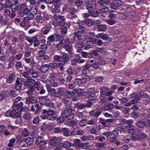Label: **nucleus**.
Returning <instances> with one entry per match:
<instances>
[{
	"mask_svg": "<svg viewBox=\"0 0 150 150\" xmlns=\"http://www.w3.org/2000/svg\"><path fill=\"white\" fill-rule=\"evenodd\" d=\"M49 69L47 64H46L41 66L40 71L42 72L45 73L47 72Z\"/></svg>",
	"mask_w": 150,
	"mask_h": 150,
	"instance_id": "nucleus-23",
	"label": "nucleus"
},
{
	"mask_svg": "<svg viewBox=\"0 0 150 150\" xmlns=\"http://www.w3.org/2000/svg\"><path fill=\"white\" fill-rule=\"evenodd\" d=\"M37 39V37L36 36H34L31 38H29L27 39V41L31 44V45H32L33 42H34Z\"/></svg>",
	"mask_w": 150,
	"mask_h": 150,
	"instance_id": "nucleus-32",
	"label": "nucleus"
},
{
	"mask_svg": "<svg viewBox=\"0 0 150 150\" xmlns=\"http://www.w3.org/2000/svg\"><path fill=\"white\" fill-rule=\"evenodd\" d=\"M64 45V48L69 53H70L72 52L73 47L71 45L67 44L66 45Z\"/></svg>",
	"mask_w": 150,
	"mask_h": 150,
	"instance_id": "nucleus-22",
	"label": "nucleus"
},
{
	"mask_svg": "<svg viewBox=\"0 0 150 150\" xmlns=\"http://www.w3.org/2000/svg\"><path fill=\"white\" fill-rule=\"evenodd\" d=\"M81 56L84 58H90L91 57V54L82 51L81 52Z\"/></svg>",
	"mask_w": 150,
	"mask_h": 150,
	"instance_id": "nucleus-33",
	"label": "nucleus"
},
{
	"mask_svg": "<svg viewBox=\"0 0 150 150\" xmlns=\"http://www.w3.org/2000/svg\"><path fill=\"white\" fill-rule=\"evenodd\" d=\"M47 90L48 93L52 94H54L56 91L55 88H51V87L47 89Z\"/></svg>",
	"mask_w": 150,
	"mask_h": 150,
	"instance_id": "nucleus-58",
	"label": "nucleus"
},
{
	"mask_svg": "<svg viewBox=\"0 0 150 150\" xmlns=\"http://www.w3.org/2000/svg\"><path fill=\"white\" fill-rule=\"evenodd\" d=\"M37 101V98L35 97H29L26 99V102L27 104L36 103Z\"/></svg>",
	"mask_w": 150,
	"mask_h": 150,
	"instance_id": "nucleus-11",
	"label": "nucleus"
},
{
	"mask_svg": "<svg viewBox=\"0 0 150 150\" xmlns=\"http://www.w3.org/2000/svg\"><path fill=\"white\" fill-rule=\"evenodd\" d=\"M69 11L70 14L72 15H74L76 14L75 13L77 12V11L75 8L71 7L69 8Z\"/></svg>",
	"mask_w": 150,
	"mask_h": 150,
	"instance_id": "nucleus-45",
	"label": "nucleus"
},
{
	"mask_svg": "<svg viewBox=\"0 0 150 150\" xmlns=\"http://www.w3.org/2000/svg\"><path fill=\"white\" fill-rule=\"evenodd\" d=\"M14 111L13 118L15 119V118H18L20 117L22 115V110L20 109V110L18 111Z\"/></svg>",
	"mask_w": 150,
	"mask_h": 150,
	"instance_id": "nucleus-21",
	"label": "nucleus"
},
{
	"mask_svg": "<svg viewBox=\"0 0 150 150\" xmlns=\"http://www.w3.org/2000/svg\"><path fill=\"white\" fill-rule=\"evenodd\" d=\"M111 133L112 137L116 138L119 136V132L118 130H113L112 132H111Z\"/></svg>",
	"mask_w": 150,
	"mask_h": 150,
	"instance_id": "nucleus-31",
	"label": "nucleus"
},
{
	"mask_svg": "<svg viewBox=\"0 0 150 150\" xmlns=\"http://www.w3.org/2000/svg\"><path fill=\"white\" fill-rule=\"evenodd\" d=\"M40 117L42 120L47 119L51 121H54L56 118L55 116H48L46 112V110L45 109L43 110L42 115H40Z\"/></svg>",
	"mask_w": 150,
	"mask_h": 150,
	"instance_id": "nucleus-4",
	"label": "nucleus"
},
{
	"mask_svg": "<svg viewBox=\"0 0 150 150\" xmlns=\"http://www.w3.org/2000/svg\"><path fill=\"white\" fill-rule=\"evenodd\" d=\"M74 35L76 36V39L80 42H83L86 40V36L84 35L79 34L78 32H75L74 33Z\"/></svg>",
	"mask_w": 150,
	"mask_h": 150,
	"instance_id": "nucleus-8",
	"label": "nucleus"
},
{
	"mask_svg": "<svg viewBox=\"0 0 150 150\" xmlns=\"http://www.w3.org/2000/svg\"><path fill=\"white\" fill-rule=\"evenodd\" d=\"M87 124V121L86 120H82L79 122V125L82 127L85 126Z\"/></svg>",
	"mask_w": 150,
	"mask_h": 150,
	"instance_id": "nucleus-49",
	"label": "nucleus"
},
{
	"mask_svg": "<svg viewBox=\"0 0 150 150\" xmlns=\"http://www.w3.org/2000/svg\"><path fill=\"white\" fill-rule=\"evenodd\" d=\"M22 135L24 137L28 136L29 134V132L27 128H24L22 131Z\"/></svg>",
	"mask_w": 150,
	"mask_h": 150,
	"instance_id": "nucleus-35",
	"label": "nucleus"
},
{
	"mask_svg": "<svg viewBox=\"0 0 150 150\" xmlns=\"http://www.w3.org/2000/svg\"><path fill=\"white\" fill-rule=\"evenodd\" d=\"M30 13L32 15L34 16L36 15L37 13V8L34 7L30 9Z\"/></svg>",
	"mask_w": 150,
	"mask_h": 150,
	"instance_id": "nucleus-44",
	"label": "nucleus"
},
{
	"mask_svg": "<svg viewBox=\"0 0 150 150\" xmlns=\"http://www.w3.org/2000/svg\"><path fill=\"white\" fill-rule=\"evenodd\" d=\"M47 44H50L51 42H54L55 41L54 35H52L49 36L47 38Z\"/></svg>",
	"mask_w": 150,
	"mask_h": 150,
	"instance_id": "nucleus-24",
	"label": "nucleus"
},
{
	"mask_svg": "<svg viewBox=\"0 0 150 150\" xmlns=\"http://www.w3.org/2000/svg\"><path fill=\"white\" fill-rule=\"evenodd\" d=\"M74 69L72 68H70L68 69L66 71V73L69 76H70L74 74Z\"/></svg>",
	"mask_w": 150,
	"mask_h": 150,
	"instance_id": "nucleus-46",
	"label": "nucleus"
},
{
	"mask_svg": "<svg viewBox=\"0 0 150 150\" xmlns=\"http://www.w3.org/2000/svg\"><path fill=\"white\" fill-rule=\"evenodd\" d=\"M97 26V28L99 31L104 32L107 30V26L105 25H98Z\"/></svg>",
	"mask_w": 150,
	"mask_h": 150,
	"instance_id": "nucleus-16",
	"label": "nucleus"
},
{
	"mask_svg": "<svg viewBox=\"0 0 150 150\" xmlns=\"http://www.w3.org/2000/svg\"><path fill=\"white\" fill-rule=\"evenodd\" d=\"M23 105V103L22 102H19L18 103H13L12 106V110L14 111H18L20 110V109H21L22 111L21 107Z\"/></svg>",
	"mask_w": 150,
	"mask_h": 150,
	"instance_id": "nucleus-10",
	"label": "nucleus"
},
{
	"mask_svg": "<svg viewBox=\"0 0 150 150\" xmlns=\"http://www.w3.org/2000/svg\"><path fill=\"white\" fill-rule=\"evenodd\" d=\"M125 12L129 16L132 15V12H133L130 7H127L125 11Z\"/></svg>",
	"mask_w": 150,
	"mask_h": 150,
	"instance_id": "nucleus-42",
	"label": "nucleus"
},
{
	"mask_svg": "<svg viewBox=\"0 0 150 150\" xmlns=\"http://www.w3.org/2000/svg\"><path fill=\"white\" fill-rule=\"evenodd\" d=\"M62 62L60 63H58L57 66H58L59 65H61L63 66L65 65L66 63L68 62L69 57L68 54L64 53L62 54Z\"/></svg>",
	"mask_w": 150,
	"mask_h": 150,
	"instance_id": "nucleus-6",
	"label": "nucleus"
},
{
	"mask_svg": "<svg viewBox=\"0 0 150 150\" xmlns=\"http://www.w3.org/2000/svg\"><path fill=\"white\" fill-rule=\"evenodd\" d=\"M10 94L11 96L12 97H15L18 95L16 93V91L13 90L11 91Z\"/></svg>",
	"mask_w": 150,
	"mask_h": 150,
	"instance_id": "nucleus-50",
	"label": "nucleus"
},
{
	"mask_svg": "<svg viewBox=\"0 0 150 150\" xmlns=\"http://www.w3.org/2000/svg\"><path fill=\"white\" fill-rule=\"evenodd\" d=\"M106 22L110 25H113L116 23V21L115 20L112 19L108 20L106 21Z\"/></svg>",
	"mask_w": 150,
	"mask_h": 150,
	"instance_id": "nucleus-47",
	"label": "nucleus"
},
{
	"mask_svg": "<svg viewBox=\"0 0 150 150\" xmlns=\"http://www.w3.org/2000/svg\"><path fill=\"white\" fill-rule=\"evenodd\" d=\"M4 4L5 8H9L12 5L11 1L9 0L6 1Z\"/></svg>",
	"mask_w": 150,
	"mask_h": 150,
	"instance_id": "nucleus-34",
	"label": "nucleus"
},
{
	"mask_svg": "<svg viewBox=\"0 0 150 150\" xmlns=\"http://www.w3.org/2000/svg\"><path fill=\"white\" fill-rule=\"evenodd\" d=\"M98 93V91L95 90L93 88H90L86 92V97L89 100H95L97 99L98 95L97 94Z\"/></svg>",
	"mask_w": 150,
	"mask_h": 150,
	"instance_id": "nucleus-1",
	"label": "nucleus"
},
{
	"mask_svg": "<svg viewBox=\"0 0 150 150\" xmlns=\"http://www.w3.org/2000/svg\"><path fill=\"white\" fill-rule=\"evenodd\" d=\"M15 76V75L13 74H10L6 78V82L8 84L12 83L14 81Z\"/></svg>",
	"mask_w": 150,
	"mask_h": 150,
	"instance_id": "nucleus-13",
	"label": "nucleus"
},
{
	"mask_svg": "<svg viewBox=\"0 0 150 150\" xmlns=\"http://www.w3.org/2000/svg\"><path fill=\"white\" fill-rule=\"evenodd\" d=\"M142 122L144 125V127L145 126H148L150 124V120H146L144 121H142Z\"/></svg>",
	"mask_w": 150,
	"mask_h": 150,
	"instance_id": "nucleus-53",
	"label": "nucleus"
},
{
	"mask_svg": "<svg viewBox=\"0 0 150 150\" xmlns=\"http://www.w3.org/2000/svg\"><path fill=\"white\" fill-rule=\"evenodd\" d=\"M11 9L12 12H15L17 11L18 8V5H14L13 4L11 6Z\"/></svg>",
	"mask_w": 150,
	"mask_h": 150,
	"instance_id": "nucleus-38",
	"label": "nucleus"
},
{
	"mask_svg": "<svg viewBox=\"0 0 150 150\" xmlns=\"http://www.w3.org/2000/svg\"><path fill=\"white\" fill-rule=\"evenodd\" d=\"M45 105L47 107H49L50 108H54V105L53 103L50 101H47Z\"/></svg>",
	"mask_w": 150,
	"mask_h": 150,
	"instance_id": "nucleus-41",
	"label": "nucleus"
},
{
	"mask_svg": "<svg viewBox=\"0 0 150 150\" xmlns=\"http://www.w3.org/2000/svg\"><path fill=\"white\" fill-rule=\"evenodd\" d=\"M62 116L59 117L57 120V123H61L63 122L65 120V119H67V117L63 116L62 114Z\"/></svg>",
	"mask_w": 150,
	"mask_h": 150,
	"instance_id": "nucleus-27",
	"label": "nucleus"
},
{
	"mask_svg": "<svg viewBox=\"0 0 150 150\" xmlns=\"http://www.w3.org/2000/svg\"><path fill=\"white\" fill-rule=\"evenodd\" d=\"M78 63V59H73L71 62V64L74 66L77 65V64Z\"/></svg>",
	"mask_w": 150,
	"mask_h": 150,
	"instance_id": "nucleus-63",
	"label": "nucleus"
},
{
	"mask_svg": "<svg viewBox=\"0 0 150 150\" xmlns=\"http://www.w3.org/2000/svg\"><path fill=\"white\" fill-rule=\"evenodd\" d=\"M78 25L77 26V30L79 33H84L86 30V28L82 26L80 24H78Z\"/></svg>",
	"mask_w": 150,
	"mask_h": 150,
	"instance_id": "nucleus-18",
	"label": "nucleus"
},
{
	"mask_svg": "<svg viewBox=\"0 0 150 150\" xmlns=\"http://www.w3.org/2000/svg\"><path fill=\"white\" fill-rule=\"evenodd\" d=\"M84 91L83 89L81 88L77 89V96L78 97H80L83 93Z\"/></svg>",
	"mask_w": 150,
	"mask_h": 150,
	"instance_id": "nucleus-61",
	"label": "nucleus"
},
{
	"mask_svg": "<svg viewBox=\"0 0 150 150\" xmlns=\"http://www.w3.org/2000/svg\"><path fill=\"white\" fill-rule=\"evenodd\" d=\"M61 33L62 35L66 34L67 33V30L66 27L65 26H62L61 28Z\"/></svg>",
	"mask_w": 150,
	"mask_h": 150,
	"instance_id": "nucleus-36",
	"label": "nucleus"
},
{
	"mask_svg": "<svg viewBox=\"0 0 150 150\" xmlns=\"http://www.w3.org/2000/svg\"><path fill=\"white\" fill-rule=\"evenodd\" d=\"M133 125L131 126H128L127 128V132L131 135H134L136 133V130L132 127Z\"/></svg>",
	"mask_w": 150,
	"mask_h": 150,
	"instance_id": "nucleus-17",
	"label": "nucleus"
},
{
	"mask_svg": "<svg viewBox=\"0 0 150 150\" xmlns=\"http://www.w3.org/2000/svg\"><path fill=\"white\" fill-rule=\"evenodd\" d=\"M30 114L29 113L25 114L24 116V119L26 120H29L31 118Z\"/></svg>",
	"mask_w": 150,
	"mask_h": 150,
	"instance_id": "nucleus-54",
	"label": "nucleus"
},
{
	"mask_svg": "<svg viewBox=\"0 0 150 150\" xmlns=\"http://www.w3.org/2000/svg\"><path fill=\"white\" fill-rule=\"evenodd\" d=\"M74 84L77 85H80L82 84V81H81L80 79L76 78L75 79Z\"/></svg>",
	"mask_w": 150,
	"mask_h": 150,
	"instance_id": "nucleus-64",
	"label": "nucleus"
},
{
	"mask_svg": "<svg viewBox=\"0 0 150 150\" xmlns=\"http://www.w3.org/2000/svg\"><path fill=\"white\" fill-rule=\"evenodd\" d=\"M78 146L79 147H81L84 149H86L89 147H91L90 144L88 142H86L85 143H79Z\"/></svg>",
	"mask_w": 150,
	"mask_h": 150,
	"instance_id": "nucleus-19",
	"label": "nucleus"
},
{
	"mask_svg": "<svg viewBox=\"0 0 150 150\" xmlns=\"http://www.w3.org/2000/svg\"><path fill=\"white\" fill-rule=\"evenodd\" d=\"M14 110H8L6 111L5 114V116L7 117H11L13 118Z\"/></svg>",
	"mask_w": 150,
	"mask_h": 150,
	"instance_id": "nucleus-25",
	"label": "nucleus"
},
{
	"mask_svg": "<svg viewBox=\"0 0 150 150\" xmlns=\"http://www.w3.org/2000/svg\"><path fill=\"white\" fill-rule=\"evenodd\" d=\"M108 10V8L104 5L102 6L99 9L98 12L99 13H103L107 11Z\"/></svg>",
	"mask_w": 150,
	"mask_h": 150,
	"instance_id": "nucleus-28",
	"label": "nucleus"
},
{
	"mask_svg": "<svg viewBox=\"0 0 150 150\" xmlns=\"http://www.w3.org/2000/svg\"><path fill=\"white\" fill-rule=\"evenodd\" d=\"M53 58L54 60L58 62H60L62 60V56L55 55L54 56Z\"/></svg>",
	"mask_w": 150,
	"mask_h": 150,
	"instance_id": "nucleus-39",
	"label": "nucleus"
},
{
	"mask_svg": "<svg viewBox=\"0 0 150 150\" xmlns=\"http://www.w3.org/2000/svg\"><path fill=\"white\" fill-rule=\"evenodd\" d=\"M22 66V63L20 62H16L15 67L16 69H20L21 68Z\"/></svg>",
	"mask_w": 150,
	"mask_h": 150,
	"instance_id": "nucleus-52",
	"label": "nucleus"
},
{
	"mask_svg": "<svg viewBox=\"0 0 150 150\" xmlns=\"http://www.w3.org/2000/svg\"><path fill=\"white\" fill-rule=\"evenodd\" d=\"M143 91H140L137 93L135 95V100H138L140 98L143 96Z\"/></svg>",
	"mask_w": 150,
	"mask_h": 150,
	"instance_id": "nucleus-37",
	"label": "nucleus"
},
{
	"mask_svg": "<svg viewBox=\"0 0 150 150\" xmlns=\"http://www.w3.org/2000/svg\"><path fill=\"white\" fill-rule=\"evenodd\" d=\"M77 58L78 59V63L79 64H81L84 63L85 61V60L84 59H81V57L79 55H77Z\"/></svg>",
	"mask_w": 150,
	"mask_h": 150,
	"instance_id": "nucleus-59",
	"label": "nucleus"
},
{
	"mask_svg": "<svg viewBox=\"0 0 150 150\" xmlns=\"http://www.w3.org/2000/svg\"><path fill=\"white\" fill-rule=\"evenodd\" d=\"M43 81L45 83V86L47 89L51 87L52 84V81L51 80L47 79L46 80Z\"/></svg>",
	"mask_w": 150,
	"mask_h": 150,
	"instance_id": "nucleus-30",
	"label": "nucleus"
},
{
	"mask_svg": "<svg viewBox=\"0 0 150 150\" xmlns=\"http://www.w3.org/2000/svg\"><path fill=\"white\" fill-rule=\"evenodd\" d=\"M46 97H42L40 99V101L41 102V103L42 104H45L47 100L45 98Z\"/></svg>",
	"mask_w": 150,
	"mask_h": 150,
	"instance_id": "nucleus-62",
	"label": "nucleus"
},
{
	"mask_svg": "<svg viewBox=\"0 0 150 150\" xmlns=\"http://www.w3.org/2000/svg\"><path fill=\"white\" fill-rule=\"evenodd\" d=\"M90 3L86 5V8L88 11L89 14L92 17H96L98 14V12L96 9V3L95 2Z\"/></svg>",
	"mask_w": 150,
	"mask_h": 150,
	"instance_id": "nucleus-2",
	"label": "nucleus"
},
{
	"mask_svg": "<svg viewBox=\"0 0 150 150\" xmlns=\"http://www.w3.org/2000/svg\"><path fill=\"white\" fill-rule=\"evenodd\" d=\"M95 81L96 82H102L103 79V77L98 76L95 78Z\"/></svg>",
	"mask_w": 150,
	"mask_h": 150,
	"instance_id": "nucleus-57",
	"label": "nucleus"
},
{
	"mask_svg": "<svg viewBox=\"0 0 150 150\" xmlns=\"http://www.w3.org/2000/svg\"><path fill=\"white\" fill-rule=\"evenodd\" d=\"M71 108H69L66 110L62 112V114L63 116L67 117V120H69L72 119L74 117V114L72 113V109Z\"/></svg>",
	"mask_w": 150,
	"mask_h": 150,
	"instance_id": "nucleus-3",
	"label": "nucleus"
},
{
	"mask_svg": "<svg viewBox=\"0 0 150 150\" xmlns=\"http://www.w3.org/2000/svg\"><path fill=\"white\" fill-rule=\"evenodd\" d=\"M114 105L112 103H109L107 105H105L103 107V109L105 110H109L113 108Z\"/></svg>",
	"mask_w": 150,
	"mask_h": 150,
	"instance_id": "nucleus-26",
	"label": "nucleus"
},
{
	"mask_svg": "<svg viewBox=\"0 0 150 150\" xmlns=\"http://www.w3.org/2000/svg\"><path fill=\"white\" fill-rule=\"evenodd\" d=\"M122 4V2L119 0H114L112 3L110 4V7L111 9H116L121 5Z\"/></svg>",
	"mask_w": 150,
	"mask_h": 150,
	"instance_id": "nucleus-7",
	"label": "nucleus"
},
{
	"mask_svg": "<svg viewBox=\"0 0 150 150\" xmlns=\"http://www.w3.org/2000/svg\"><path fill=\"white\" fill-rule=\"evenodd\" d=\"M35 144L39 146L40 147H42L47 143V140H44L43 137L40 136L37 137L35 141Z\"/></svg>",
	"mask_w": 150,
	"mask_h": 150,
	"instance_id": "nucleus-5",
	"label": "nucleus"
},
{
	"mask_svg": "<svg viewBox=\"0 0 150 150\" xmlns=\"http://www.w3.org/2000/svg\"><path fill=\"white\" fill-rule=\"evenodd\" d=\"M71 143L69 142H64V147L66 148H68L71 146Z\"/></svg>",
	"mask_w": 150,
	"mask_h": 150,
	"instance_id": "nucleus-55",
	"label": "nucleus"
},
{
	"mask_svg": "<svg viewBox=\"0 0 150 150\" xmlns=\"http://www.w3.org/2000/svg\"><path fill=\"white\" fill-rule=\"evenodd\" d=\"M11 15V11L9 9H6L4 11V15L6 17H8Z\"/></svg>",
	"mask_w": 150,
	"mask_h": 150,
	"instance_id": "nucleus-60",
	"label": "nucleus"
},
{
	"mask_svg": "<svg viewBox=\"0 0 150 150\" xmlns=\"http://www.w3.org/2000/svg\"><path fill=\"white\" fill-rule=\"evenodd\" d=\"M34 106L36 108V110L35 111L36 113H38L40 111L41 109V108L39 104H34Z\"/></svg>",
	"mask_w": 150,
	"mask_h": 150,
	"instance_id": "nucleus-48",
	"label": "nucleus"
},
{
	"mask_svg": "<svg viewBox=\"0 0 150 150\" xmlns=\"http://www.w3.org/2000/svg\"><path fill=\"white\" fill-rule=\"evenodd\" d=\"M54 35L56 41H63L64 40L63 37L59 34L54 33Z\"/></svg>",
	"mask_w": 150,
	"mask_h": 150,
	"instance_id": "nucleus-29",
	"label": "nucleus"
},
{
	"mask_svg": "<svg viewBox=\"0 0 150 150\" xmlns=\"http://www.w3.org/2000/svg\"><path fill=\"white\" fill-rule=\"evenodd\" d=\"M101 114V112H98L96 110H91L89 113V116L96 117H98Z\"/></svg>",
	"mask_w": 150,
	"mask_h": 150,
	"instance_id": "nucleus-12",
	"label": "nucleus"
},
{
	"mask_svg": "<svg viewBox=\"0 0 150 150\" xmlns=\"http://www.w3.org/2000/svg\"><path fill=\"white\" fill-rule=\"evenodd\" d=\"M61 132L62 133L63 135L65 136H69L71 135L69 129L66 127L62 129Z\"/></svg>",
	"mask_w": 150,
	"mask_h": 150,
	"instance_id": "nucleus-20",
	"label": "nucleus"
},
{
	"mask_svg": "<svg viewBox=\"0 0 150 150\" xmlns=\"http://www.w3.org/2000/svg\"><path fill=\"white\" fill-rule=\"evenodd\" d=\"M136 126L139 128H144V125L142 122V121H139L136 123Z\"/></svg>",
	"mask_w": 150,
	"mask_h": 150,
	"instance_id": "nucleus-40",
	"label": "nucleus"
},
{
	"mask_svg": "<svg viewBox=\"0 0 150 150\" xmlns=\"http://www.w3.org/2000/svg\"><path fill=\"white\" fill-rule=\"evenodd\" d=\"M61 141V138L60 137H54L50 139L49 142V144L51 146H55L57 144Z\"/></svg>",
	"mask_w": 150,
	"mask_h": 150,
	"instance_id": "nucleus-9",
	"label": "nucleus"
},
{
	"mask_svg": "<svg viewBox=\"0 0 150 150\" xmlns=\"http://www.w3.org/2000/svg\"><path fill=\"white\" fill-rule=\"evenodd\" d=\"M109 89L106 87H103L100 89V95L102 97H104L106 96L107 92L108 91Z\"/></svg>",
	"mask_w": 150,
	"mask_h": 150,
	"instance_id": "nucleus-15",
	"label": "nucleus"
},
{
	"mask_svg": "<svg viewBox=\"0 0 150 150\" xmlns=\"http://www.w3.org/2000/svg\"><path fill=\"white\" fill-rule=\"evenodd\" d=\"M24 142L28 145H30L32 144L31 138L30 137H28L27 138H24Z\"/></svg>",
	"mask_w": 150,
	"mask_h": 150,
	"instance_id": "nucleus-43",
	"label": "nucleus"
},
{
	"mask_svg": "<svg viewBox=\"0 0 150 150\" xmlns=\"http://www.w3.org/2000/svg\"><path fill=\"white\" fill-rule=\"evenodd\" d=\"M66 124L67 125H69L71 126H76V123L74 121H71L69 122H66Z\"/></svg>",
	"mask_w": 150,
	"mask_h": 150,
	"instance_id": "nucleus-56",
	"label": "nucleus"
},
{
	"mask_svg": "<svg viewBox=\"0 0 150 150\" xmlns=\"http://www.w3.org/2000/svg\"><path fill=\"white\" fill-rule=\"evenodd\" d=\"M119 100L120 102L122 103H125L127 102L128 101V98L126 97H123L119 99Z\"/></svg>",
	"mask_w": 150,
	"mask_h": 150,
	"instance_id": "nucleus-51",
	"label": "nucleus"
},
{
	"mask_svg": "<svg viewBox=\"0 0 150 150\" xmlns=\"http://www.w3.org/2000/svg\"><path fill=\"white\" fill-rule=\"evenodd\" d=\"M84 44L85 45L83 47V49L85 50H88V49L91 48L93 47V43L91 41L86 42L84 43Z\"/></svg>",
	"mask_w": 150,
	"mask_h": 150,
	"instance_id": "nucleus-14",
	"label": "nucleus"
}]
</instances>
